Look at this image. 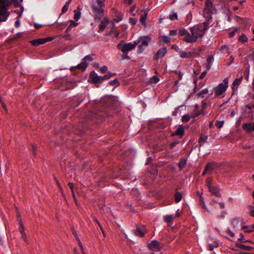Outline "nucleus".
Here are the masks:
<instances>
[{"label":"nucleus","instance_id":"1","mask_svg":"<svg viewBox=\"0 0 254 254\" xmlns=\"http://www.w3.org/2000/svg\"><path fill=\"white\" fill-rule=\"evenodd\" d=\"M190 30L191 34L188 36L187 41L191 43L195 42L198 38H202L205 33L200 25L191 27Z\"/></svg>","mask_w":254,"mask_h":254},{"label":"nucleus","instance_id":"2","mask_svg":"<svg viewBox=\"0 0 254 254\" xmlns=\"http://www.w3.org/2000/svg\"><path fill=\"white\" fill-rule=\"evenodd\" d=\"M105 0H96L92 4L93 11L96 14V17L100 18L103 15Z\"/></svg>","mask_w":254,"mask_h":254},{"label":"nucleus","instance_id":"3","mask_svg":"<svg viewBox=\"0 0 254 254\" xmlns=\"http://www.w3.org/2000/svg\"><path fill=\"white\" fill-rule=\"evenodd\" d=\"M138 43L134 41L133 43H126L124 41H122L117 45V48L123 53H128L130 50L134 49Z\"/></svg>","mask_w":254,"mask_h":254},{"label":"nucleus","instance_id":"4","mask_svg":"<svg viewBox=\"0 0 254 254\" xmlns=\"http://www.w3.org/2000/svg\"><path fill=\"white\" fill-rule=\"evenodd\" d=\"M151 40V38L149 36L140 37L139 40L136 42L139 44L138 47V53H142L144 50V47H147Z\"/></svg>","mask_w":254,"mask_h":254},{"label":"nucleus","instance_id":"5","mask_svg":"<svg viewBox=\"0 0 254 254\" xmlns=\"http://www.w3.org/2000/svg\"><path fill=\"white\" fill-rule=\"evenodd\" d=\"M89 80L91 83L98 86L103 82V78L101 76H98L94 71H92L90 73Z\"/></svg>","mask_w":254,"mask_h":254},{"label":"nucleus","instance_id":"6","mask_svg":"<svg viewBox=\"0 0 254 254\" xmlns=\"http://www.w3.org/2000/svg\"><path fill=\"white\" fill-rule=\"evenodd\" d=\"M9 15L7 7L4 5H0V22L5 21Z\"/></svg>","mask_w":254,"mask_h":254},{"label":"nucleus","instance_id":"7","mask_svg":"<svg viewBox=\"0 0 254 254\" xmlns=\"http://www.w3.org/2000/svg\"><path fill=\"white\" fill-rule=\"evenodd\" d=\"M167 49L166 47H163L159 49L157 53L153 56V60L158 61L160 59L164 57L167 53Z\"/></svg>","mask_w":254,"mask_h":254},{"label":"nucleus","instance_id":"8","mask_svg":"<svg viewBox=\"0 0 254 254\" xmlns=\"http://www.w3.org/2000/svg\"><path fill=\"white\" fill-rule=\"evenodd\" d=\"M146 232V229L143 225L137 226L136 228L134 230L135 235L140 237H143Z\"/></svg>","mask_w":254,"mask_h":254},{"label":"nucleus","instance_id":"9","mask_svg":"<svg viewBox=\"0 0 254 254\" xmlns=\"http://www.w3.org/2000/svg\"><path fill=\"white\" fill-rule=\"evenodd\" d=\"M148 247L152 251L159 252L160 251V243L156 240H153L148 244Z\"/></svg>","mask_w":254,"mask_h":254},{"label":"nucleus","instance_id":"10","mask_svg":"<svg viewBox=\"0 0 254 254\" xmlns=\"http://www.w3.org/2000/svg\"><path fill=\"white\" fill-rule=\"evenodd\" d=\"M228 87L227 85H225L223 83H220L215 89V95L216 96H220L223 92H224Z\"/></svg>","mask_w":254,"mask_h":254},{"label":"nucleus","instance_id":"11","mask_svg":"<svg viewBox=\"0 0 254 254\" xmlns=\"http://www.w3.org/2000/svg\"><path fill=\"white\" fill-rule=\"evenodd\" d=\"M179 53H180V56L181 58H188V59L193 58L194 57V56L198 55V54H196L195 53L190 52L187 53L184 51H179Z\"/></svg>","mask_w":254,"mask_h":254},{"label":"nucleus","instance_id":"12","mask_svg":"<svg viewBox=\"0 0 254 254\" xmlns=\"http://www.w3.org/2000/svg\"><path fill=\"white\" fill-rule=\"evenodd\" d=\"M184 132L185 127L182 125H181L179 126V127L175 132L172 133V136H174L175 135H179L181 138H182L184 135Z\"/></svg>","mask_w":254,"mask_h":254},{"label":"nucleus","instance_id":"13","mask_svg":"<svg viewBox=\"0 0 254 254\" xmlns=\"http://www.w3.org/2000/svg\"><path fill=\"white\" fill-rule=\"evenodd\" d=\"M19 225H20V228H19V231L20 232V233L21 234L22 237L26 243H28V240L26 236V233L25 232V228L24 227V225L23 224L22 221L20 220H19Z\"/></svg>","mask_w":254,"mask_h":254},{"label":"nucleus","instance_id":"14","mask_svg":"<svg viewBox=\"0 0 254 254\" xmlns=\"http://www.w3.org/2000/svg\"><path fill=\"white\" fill-rule=\"evenodd\" d=\"M88 66V64L85 62H82L81 64H78L75 66H72L70 68L71 71H75L76 69H81L82 71L86 70Z\"/></svg>","mask_w":254,"mask_h":254},{"label":"nucleus","instance_id":"15","mask_svg":"<svg viewBox=\"0 0 254 254\" xmlns=\"http://www.w3.org/2000/svg\"><path fill=\"white\" fill-rule=\"evenodd\" d=\"M179 33L180 36H186L184 38V41L188 43H190L189 41H187V39L188 36H190V34L187 30L184 28H181L179 29Z\"/></svg>","mask_w":254,"mask_h":254},{"label":"nucleus","instance_id":"16","mask_svg":"<svg viewBox=\"0 0 254 254\" xmlns=\"http://www.w3.org/2000/svg\"><path fill=\"white\" fill-rule=\"evenodd\" d=\"M243 128L248 132L254 131V122L253 124L251 123L244 124L243 125Z\"/></svg>","mask_w":254,"mask_h":254},{"label":"nucleus","instance_id":"17","mask_svg":"<svg viewBox=\"0 0 254 254\" xmlns=\"http://www.w3.org/2000/svg\"><path fill=\"white\" fill-rule=\"evenodd\" d=\"M209 191L216 196L220 197L221 196V193L220 192V190L217 187L213 186L212 187H210Z\"/></svg>","mask_w":254,"mask_h":254},{"label":"nucleus","instance_id":"18","mask_svg":"<svg viewBox=\"0 0 254 254\" xmlns=\"http://www.w3.org/2000/svg\"><path fill=\"white\" fill-rule=\"evenodd\" d=\"M30 43L34 46H38L40 45L44 44L45 43V40H44V38H39L37 39H35L31 41Z\"/></svg>","mask_w":254,"mask_h":254},{"label":"nucleus","instance_id":"19","mask_svg":"<svg viewBox=\"0 0 254 254\" xmlns=\"http://www.w3.org/2000/svg\"><path fill=\"white\" fill-rule=\"evenodd\" d=\"M214 7L212 0H206L205 2V8L204 9H208L209 11H212Z\"/></svg>","mask_w":254,"mask_h":254},{"label":"nucleus","instance_id":"20","mask_svg":"<svg viewBox=\"0 0 254 254\" xmlns=\"http://www.w3.org/2000/svg\"><path fill=\"white\" fill-rule=\"evenodd\" d=\"M159 39L160 40L159 43L160 44L166 43L168 44L171 41V38L169 36H164V35H160L159 37Z\"/></svg>","mask_w":254,"mask_h":254},{"label":"nucleus","instance_id":"21","mask_svg":"<svg viewBox=\"0 0 254 254\" xmlns=\"http://www.w3.org/2000/svg\"><path fill=\"white\" fill-rule=\"evenodd\" d=\"M212 11H209L208 9H204L203 15L205 18L206 20L210 21L212 19Z\"/></svg>","mask_w":254,"mask_h":254},{"label":"nucleus","instance_id":"22","mask_svg":"<svg viewBox=\"0 0 254 254\" xmlns=\"http://www.w3.org/2000/svg\"><path fill=\"white\" fill-rule=\"evenodd\" d=\"M142 12L143 14H141L140 17V21L144 26L146 25L145 20L147 15V12L145 9H143Z\"/></svg>","mask_w":254,"mask_h":254},{"label":"nucleus","instance_id":"23","mask_svg":"<svg viewBox=\"0 0 254 254\" xmlns=\"http://www.w3.org/2000/svg\"><path fill=\"white\" fill-rule=\"evenodd\" d=\"M236 246L241 249H243L246 251H251L254 249L252 247L246 246L245 245L241 244H239V243H236Z\"/></svg>","mask_w":254,"mask_h":254},{"label":"nucleus","instance_id":"24","mask_svg":"<svg viewBox=\"0 0 254 254\" xmlns=\"http://www.w3.org/2000/svg\"><path fill=\"white\" fill-rule=\"evenodd\" d=\"M187 159L185 158H181L180 161L178 163V165L180 170L184 168L187 164Z\"/></svg>","mask_w":254,"mask_h":254},{"label":"nucleus","instance_id":"25","mask_svg":"<svg viewBox=\"0 0 254 254\" xmlns=\"http://www.w3.org/2000/svg\"><path fill=\"white\" fill-rule=\"evenodd\" d=\"M175 201L176 203L180 202L182 198V194L178 191L175 192L174 194Z\"/></svg>","mask_w":254,"mask_h":254},{"label":"nucleus","instance_id":"26","mask_svg":"<svg viewBox=\"0 0 254 254\" xmlns=\"http://www.w3.org/2000/svg\"><path fill=\"white\" fill-rule=\"evenodd\" d=\"M213 164L212 163L207 164L202 173V175H204L208 171H211L213 169Z\"/></svg>","mask_w":254,"mask_h":254},{"label":"nucleus","instance_id":"27","mask_svg":"<svg viewBox=\"0 0 254 254\" xmlns=\"http://www.w3.org/2000/svg\"><path fill=\"white\" fill-rule=\"evenodd\" d=\"M202 192H201V194H199V204L200 205H201L202 207L205 210H207V208L205 205L204 200L202 196Z\"/></svg>","mask_w":254,"mask_h":254},{"label":"nucleus","instance_id":"28","mask_svg":"<svg viewBox=\"0 0 254 254\" xmlns=\"http://www.w3.org/2000/svg\"><path fill=\"white\" fill-rule=\"evenodd\" d=\"M123 14L119 12H115V17L116 18L114 19V20L117 22H119L121 21L123 19Z\"/></svg>","mask_w":254,"mask_h":254},{"label":"nucleus","instance_id":"29","mask_svg":"<svg viewBox=\"0 0 254 254\" xmlns=\"http://www.w3.org/2000/svg\"><path fill=\"white\" fill-rule=\"evenodd\" d=\"M207 139V136H204L203 134H201V136L198 140V144L200 146L202 145V143L206 142Z\"/></svg>","mask_w":254,"mask_h":254},{"label":"nucleus","instance_id":"30","mask_svg":"<svg viewBox=\"0 0 254 254\" xmlns=\"http://www.w3.org/2000/svg\"><path fill=\"white\" fill-rule=\"evenodd\" d=\"M242 229H246L245 232H247V233H251V232L254 231V229L252 227V225H251V226H248V225L243 226L242 227Z\"/></svg>","mask_w":254,"mask_h":254},{"label":"nucleus","instance_id":"31","mask_svg":"<svg viewBox=\"0 0 254 254\" xmlns=\"http://www.w3.org/2000/svg\"><path fill=\"white\" fill-rule=\"evenodd\" d=\"M239 41L242 43L247 42L248 38L247 37L246 35L244 33L242 34V35L239 37Z\"/></svg>","mask_w":254,"mask_h":254},{"label":"nucleus","instance_id":"32","mask_svg":"<svg viewBox=\"0 0 254 254\" xmlns=\"http://www.w3.org/2000/svg\"><path fill=\"white\" fill-rule=\"evenodd\" d=\"M208 93V90L207 89L205 88L202 90L201 91L198 92L197 93V96L200 97H203V95L206 94Z\"/></svg>","mask_w":254,"mask_h":254},{"label":"nucleus","instance_id":"33","mask_svg":"<svg viewBox=\"0 0 254 254\" xmlns=\"http://www.w3.org/2000/svg\"><path fill=\"white\" fill-rule=\"evenodd\" d=\"M106 26L107 24L103 21H101L100 24H99V29L98 30V32H100L103 31L105 29Z\"/></svg>","mask_w":254,"mask_h":254},{"label":"nucleus","instance_id":"34","mask_svg":"<svg viewBox=\"0 0 254 254\" xmlns=\"http://www.w3.org/2000/svg\"><path fill=\"white\" fill-rule=\"evenodd\" d=\"M164 219L165 221L167 223L171 222L173 220V215H166L164 217Z\"/></svg>","mask_w":254,"mask_h":254},{"label":"nucleus","instance_id":"35","mask_svg":"<svg viewBox=\"0 0 254 254\" xmlns=\"http://www.w3.org/2000/svg\"><path fill=\"white\" fill-rule=\"evenodd\" d=\"M74 19H75V21H77L80 18V15H81L80 12L77 11V10H74Z\"/></svg>","mask_w":254,"mask_h":254},{"label":"nucleus","instance_id":"36","mask_svg":"<svg viewBox=\"0 0 254 254\" xmlns=\"http://www.w3.org/2000/svg\"><path fill=\"white\" fill-rule=\"evenodd\" d=\"M243 79V76H241L240 77L238 78H236L234 81H233V85L234 86H235L236 85H239L240 82H241V81Z\"/></svg>","mask_w":254,"mask_h":254},{"label":"nucleus","instance_id":"37","mask_svg":"<svg viewBox=\"0 0 254 254\" xmlns=\"http://www.w3.org/2000/svg\"><path fill=\"white\" fill-rule=\"evenodd\" d=\"M116 75V73H109L104 76H102L103 78V81L105 80H108L109 78H110L112 76H113Z\"/></svg>","mask_w":254,"mask_h":254},{"label":"nucleus","instance_id":"38","mask_svg":"<svg viewBox=\"0 0 254 254\" xmlns=\"http://www.w3.org/2000/svg\"><path fill=\"white\" fill-rule=\"evenodd\" d=\"M241 221V220L240 218H235L233 220L232 223L234 227H236L238 226L239 222Z\"/></svg>","mask_w":254,"mask_h":254},{"label":"nucleus","instance_id":"39","mask_svg":"<svg viewBox=\"0 0 254 254\" xmlns=\"http://www.w3.org/2000/svg\"><path fill=\"white\" fill-rule=\"evenodd\" d=\"M109 83L112 86H118L120 85V83L117 79L110 81Z\"/></svg>","mask_w":254,"mask_h":254},{"label":"nucleus","instance_id":"40","mask_svg":"<svg viewBox=\"0 0 254 254\" xmlns=\"http://www.w3.org/2000/svg\"><path fill=\"white\" fill-rule=\"evenodd\" d=\"M190 120V116L189 115H184L182 118V121L184 123H187Z\"/></svg>","mask_w":254,"mask_h":254},{"label":"nucleus","instance_id":"41","mask_svg":"<svg viewBox=\"0 0 254 254\" xmlns=\"http://www.w3.org/2000/svg\"><path fill=\"white\" fill-rule=\"evenodd\" d=\"M209 21L206 20V21L203 22V27H202V29L205 32L206 30L208 29V25H209Z\"/></svg>","mask_w":254,"mask_h":254},{"label":"nucleus","instance_id":"42","mask_svg":"<svg viewBox=\"0 0 254 254\" xmlns=\"http://www.w3.org/2000/svg\"><path fill=\"white\" fill-rule=\"evenodd\" d=\"M169 18L171 20H174L178 19V15L177 13H174L172 14H170L169 16Z\"/></svg>","mask_w":254,"mask_h":254},{"label":"nucleus","instance_id":"43","mask_svg":"<svg viewBox=\"0 0 254 254\" xmlns=\"http://www.w3.org/2000/svg\"><path fill=\"white\" fill-rule=\"evenodd\" d=\"M93 60V58L91 57V56L90 55H87V56H86L83 60V62H85L86 63H87L86 62L88 61V62H91Z\"/></svg>","mask_w":254,"mask_h":254},{"label":"nucleus","instance_id":"44","mask_svg":"<svg viewBox=\"0 0 254 254\" xmlns=\"http://www.w3.org/2000/svg\"><path fill=\"white\" fill-rule=\"evenodd\" d=\"M218 244L216 242H214L213 244H210L209 245V248L210 251H212L214 248L217 247Z\"/></svg>","mask_w":254,"mask_h":254},{"label":"nucleus","instance_id":"45","mask_svg":"<svg viewBox=\"0 0 254 254\" xmlns=\"http://www.w3.org/2000/svg\"><path fill=\"white\" fill-rule=\"evenodd\" d=\"M10 4V3L7 0H2L1 1L0 5H4L6 7H8Z\"/></svg>","mask_w":254,"mask_h":254},{"label":"nucleus","instance_id":"46","mask_svg":"<svg viewBox=\"0 0 254 254\" xmlns=\"http://www.w3.org/2000/svg\"><path fill=\"white\" fill-rule=\"evenodd\" d=\"M212 180L211 178H207L206 179V185L208 188V189L210 188V187H212L213 185L212 184Z\"/></svg>","mask_w":254,"mask_h":254},{"label":"nucleus","instance_id":"47","mask_svg":"<svg viewBox=\"0 0 254 254\" xmlns=\"http://www.w3.org/2000/svg\"><path fill=\"white\" fill-rule=\"evenodd\" d=\"M150 80L152 82L156 83L159 82V78L156 76H154L151 78Z\"/></svg>","mask_w":254,"mask_h":254},{"label":"nucleus","instance_id":"48","mask_svg":"<svg viewBox=\"0 0 254 254\" xmlns=\"http://www.w3.org/2000/svg\"><path fill=\"white\" fill-rule=\"evenodd\" d=\"M240 237L238 239V241L241 243H245L246 241L244 239V235L242 233L240 234Z\"/></svg>","mask_w":254,"mask_h":254},{"label":"nucleus","instance_id":"49","mask_svg":"<svg viewBox=\"0 0 254 254\" xmlns=\"http://www.w3.org/2000/svg\"><path fill=\"white\" fill-rule=\"evenodd\" d=\"M94 221L98 224V225L99 226V228H100V229H101L103 234L105 236V231L103 230V229L101 224L100 223V222L98 221V220L96 218H94Z\"/></svg>","mask_w":254,"mask_h":254},{"label":"nucleus","instance_id":"50","mask_svg":"<svg viewBox=\"0 0 254 254\" xmlns=\"http://www.w3.org/2000/svg\"><path fill=\"white\" fill-rule=\"evenodd\" d=\"M223 124H224V121H217L216 123L215 126H216L217 127L220 128L223 126Z\"/></svg>","mask_w":254,"mask_h":254},{"label":"nucleus","instance_id":"51","mask_svg":"<svg viewBox=\"0 0 254 254\" xmlns=\"http://www.w3.org/2000/svg\"><path fill=\"white\" fill-rule=\"evenodd\" d=\"M220 50L222 51H224V50H226V52L227 54L230 53L229 48L227 46L223 45V46H221Z\"/></svg>","mask_w":254,"mask_h":254},{"label":"nucleus","instance_id":"52","mask_svg":"<svg viewBox=\"0 0 254 254\" xmlns=\"http://www.w3.org/2000/svg\"><path fill=\"white\" fill-rule=\"evenodd\" d=\"M77 25V23L76 22H75L74 21L71 20L70 21V25L68 26V28L71 29L73 27L76 26Z\"/></svg>","mask_w":254,"mask_h":254},{"label":"nucleus","instance_id":"53","mask_svg":"<svg viewBox=\"0 0 254 254\" xmlns=\"http://www.w3.org/2000/svg\"><path fill=\"white\" fill-rule=\"evenodd\" d=\"M123 55H122V59L123 60H129L130 58L128 56L127 54L128 53H123Z\"/></svg>","mask_w":254,"mask_h":254},{"label":"nucleus","instance_id":"54","mask_svg":"<svg viewBox=\"0 0 254 254\" xmlns=\"http://www.w3.org/2000/svg\"><path fill=\"white\" fill-rule=\"evenodd\" d=\"M180 143V141H175L173 142L170 144V148L172 149L174 148L177 144Z\"/></svg>","mask_w":254,"mask_h":254},{"label":"nucleus","instance_id":"55","mask_svg":"<svg viewBox=\"0 0 254 254\" xmlns=\"http://www.w3.org/2000/svg\"><path fill=\"white\" fill-rule=\"evenodd\" d=\"M108 70L107 67L105 65L102 66L100 68V70L102 73H105Z\"/></svg>","mask_w":254,"mask_h":254},{"label":"nucleus","instance_id":"56","mask_svg":"<svg viewBox=\"0 0 254 254\" xmlns=\"http://www.w3.org/2000/svg\"><path fill=\"white\" fill-rule=\"evenodd\" d=\"M129 22L132 24V25H135L136 24V22H137V19L136 18H130L129 19Z\"/></svg>","mask_w":254,"mask_h":254},{"label":"nucleus","instance_id":"57","mask_svg":"<svg viewBox=\"0 0 254 254\" xmlns=\"http://www.w3.org/2000/svg\"><path fill=\"white\" fill-rule=\"evenodd\" d=\"M213 56H209L207 57V64H211V62L213 60Z\"/></svg>","mask_w":254,"mask_h":254},{"label":"nucleus","instance_id":"58","mask_svg":"<svg viewBox=\"0 0 254 254\" xmlns=\"http://www.w3.org/2000/svg\"><path fill=\"white\" fill-rule=\"evenodd\" d=\"M68 8V6H67V5H64L62 9V13H64L66 12L67 11Z\"/></svg>","mask_w":254,"mask_h":254},{"label":"nucleus","instance_id":"59","mask_svg":"<svg viewBox=\"0 0 254 254\" xmlns=\"http://www.w3.org/2000/svg\"><path fill=\"white\" fill-rule=\"evenodd\" d=\"M171 48L173 49H174L177 52H179V51H181V50H180V49L178 48V47L176 45H173L171 47Z\"/></svg>","mask_w":254,"mask_h":254},{"label":"nucleus","instance_id":"60","mask_svg":"<svg viewBox=\"0 0 254 254\" xmlns=\"http://www.w3.org/2000/svg\"><path fill=\"white\" fill-rule=\"evenodd\" d=\"M238 31V29H237V28H236L234 31H233L232 32H230V33H229V36L230 37H232L233 36H234V35H235V34L236 32V31Z\"/></svg>","mask_w":254,"mask_h":254},{"label":"nucleus","instance_id":"61","mask_svg":"<svg viewBox=\"0 0 254 254\" xmlns=\"http://www.w3.org/2000/svg\"><path fill=\"white\" fill-rule=\"evenodd\" d=\"M54 37H48L46 38H44V40H45V43L49 41H51L54 40Z\"/></svg>","mask_w":254,"mask_h":254},{"label":"nucleus","instance_id":"62","mask_svg":"<svg viewBox=\"0 0 254 254\" xmlns=\"http://www.w3.org/2000/svg\"><path fill=\"white\" fill-rule=\"evenodd\" d=\"M206 73H207L206 70L204 71L203 72L201 73V74H200V75L199 77V78L200 79H203L206 75Z\"/></svg>","mask_w":254,"mask_h":254},{"label":"nucleus","instance_id":"63","mask_svg":"<svg viewBox=\"0 0 254 254\" xmlns=\"http://www.w3.org/2000/svg\"><path fill=\"white\" fill-rule=\"evenodd\" d=\"M177 30H171L169 32V34L171 36H174L177 34Z\"/></svg>","mask_w":254,"mask_h":254},{"label":"nucleus","instance_id":"64","mask_svg":"<svg viewBox=\"0 0 254 254\" xmlns=\"http://www.w3.org/2000/svg\"><path fill=\"white\" fill-rule=\"evenodd\" d=\"M227 232L231 237H234V236H235L234 233L233 232L231 231L230 230H228L227 231Z\"/></svg>","mask_w":254,"mask_h":254}]
</instances>
